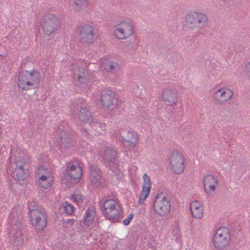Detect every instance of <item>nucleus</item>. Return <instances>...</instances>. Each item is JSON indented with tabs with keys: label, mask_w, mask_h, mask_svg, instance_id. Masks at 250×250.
I'll list each match as a JSON object with an SVG mask.
<instances>
[{
	"label": "nucleus",
	"mask_w": 250,
	"mask_h": 250,
	"mask_svg": "<svg viewBox=\"0 0 250 250\" xmlns=\"http://www.w3.org/2000/svg\"><path fill=\"white\" fill-rule=\"evenodd\" d=\"M41 79V75L35 70L21 71L19 75L18 85L24 90H28L38 87Z\"/></svg>",
	"instance_id": "1"
},
{
	"label": "nucleus",
	"mask_w": 250,
	"mask_h": 250,
	"mask_svg": "<svg viewBox=\"0 0 250 250\" xmlns=\"http://www.w3.org/2000/svg\"><path fill=\"white\" fill-rule=\"evenodd\" d=\"M101 204L105 218L112 222H118L121 211L118 201L114 199H108L101 201Z\"/></svg>",
	"instance_id": "2"
},
{
	"label": "nucleus",
	"mask_w": 250,
	"mask_h": 250,
	"mask_svg": "<svg viewBox=\"0 0 250 250\" xmlns=\"http://www.w3.org/2000/svg\"><path fill=\"white\" fill-rule=\"evenodd\" d=\"M20 216V209L14 208L12 209L8 217L12 226L11 234H13L14 242L17 246L21 245L23 241L21 232Z\"/></svg>",
	"instance_id": "3"
},
{
	"label": "nucleus",
	"mask_w": 250,
	"mask_h": 250,
	"mask_svg": "<svg viewBox=\"0 0 250 250\" xmlns=\"http://www.w3.org/2000/svg\"><path fill=\"white\" fill-rule=\"evenodd\" d=\"M76 105L77 106V109H74L75 108V104L73 105V108L72 109L74 110V112L75 114H77L79 112L80 113V118L83 121V124H84L85 125L84 127H86L87 125H90V129H88L89 130L91 129V132L96 135L104 134L105 130L104 124L97 121L94 122L89 112L86 113L85 115L87 116V118L84 119V115L82 113V109H79L78 105L76 104Z\"/></svg>",
	"instance_id": "4"
},
{
	"label": "nucleus",
	"mask_w": 250,
	"mask_h": 250,
	"mask_svg": "<svg viewBox=\"0 0 250 250\" xmlns=\"http://www.w3.org/2000/svg\"><path fill=\"white\" fill-rule=\"evenodd\" d=\"M230 239V233L228 228L222 227L218 229L213 236L212 243L216 249L222 250L226 247Z\"/></svg>",
	"instance_id": "5"
},
{
	"label": "nucleus",
	"mask_w": 250,
	"mask_h": 250,
	"mask_svg": "<svg viewBox=\"0 0 250 250\" xmlns=\"http://www.w3.org/2000/svg\"><path fill=\"white\" fill-rule=\"evenodd\" d=\"M169 200L163 193H159L155 197L153 208L155 212L159 216H164L170 210Z\"/></svg>",
	"instance_id": "6"
},
{
	"label": "nucleus",
	"mask_w": 250,
	"mask_h": 250,
	"mask_svg": "<svg viewBox=\"0 0 250 250\" xmlns=\"http://www.w3.org/2000/svg\"><path fill=\"white\" fill-rule=\"evenodd\" d=\"M184 157L179 151H172L168 157V163L170 169L176 174H181L184 171Z\"/></svg>",
	"instance_id": "7"
},
{
	"label": "nucleus",
	"mask_w": 250,
	"mask_h": 250,
	"mask_svg": "<svg viewBox=\"0 0 250 250\" xmlns=\"http://www.w3.org/2000/svg\"><path fill=\"white\" fill-rule=\"evenodd\" d=\"M60 22V19L57 16L48 14L43 17L41 26L45 34L51 35L58 29Z\"/></svg>",
	"instance_id": "8"
},
{
	"label": "nucleus",
	"mask_w": 250,
	"mask_h": 250,
	"mask_svg": "<svg viewBox=\"0 0 250 250\" xmlns=\"http://www.w3.org/2000/svg\"><path fill=\"white\" fill-rule=\"evenodd\" d=\"M134 32V26L131 22L123 21L116 25L113 34L119 40H126L131 37Z\"/></svg>",
	"instance_id": "9"
},
{
	"label": "nucleus",
	"mask_w": 250,
	"mask_h": 250,
	"mask_svg": "<svg viewBox=\"0 0 250 250\" xmlns=\"http://www.w3.org/2000/svg\"><path fill=\"white\" fill-rule=\"evenodd\" d=\"M207 20V17L205 14L192 12L187 15L185 25L187 28L193 30L198 28L201 24H205Z\"/></svg>",
	"instance_id": "10"
},
{
	"label": "nucleus",
	"mask_w": 250,
	"mask_h": 250,
	"mask_svg": "<svg viewBox=\"0 0 250 250\" xmlns=\"http://www.w3.org/2000/svg\"><path fill=\"white\" fill-rule=\"evenodd\" d=\"M29 215L31 223L36 229L42 230L46 226V218L41 210L37 208L30 210Z\"/></svg>",
	"instance_id": "11"
},
{
	"label": "nucleus",
	"mask_w": 250,
	"mask_h": 250,
	"mask_svg": "<svg viewBox=\"0 0 250 250\" xmlns=\"http://www.w3.org/2000/svg\"><path fill=\"white\" fill-rule=\"evenodd\" d=\"M15 173L19 180H24L29 176L28 165L26 159L22 157L15 159Z\"/></svg>",
	"instance_id": "12"
},
{
	"label": "nucleus",
	"mask_w": 250,
	"mask_h": 250,
	"mask_svg": "<svg viewBox=\"0 0 250 250\" xmlns=\"http://www.w3.org/2000/svg\"><path fill=\"white\" fill-rule=\"evenodd\" d=\"M100 155L104 161V163L108 165L111 169L117 168L116 152L113 147H106L104 151L101 152Z\"/></svg>",
	"instance_id": "13"
},
{
	"label": "nucleus",
	"mask_w": 250,
	"mask_h": 250,
	"mask_svg": "<svg viewBox=\"0 0 250 250\" xmlns=\"http://www.w3.org/2000/svg\"><path fill=\"white\" fill-rule=\"evenodd\" d=\"M178 97L177 90L171 87L164 90L162 95V101L168 106L175 105L178 102Z\"/></svg>",
	"instance_id": "14"
},
{
	"label": "nucleus",
	"mask_w": 250,
	"mask_h": 250,
	"mask_svg": "<svg viewBox=\"0 0 250 250\" xmlns=\"http://www.w3.org/2000/svg\"><path fill=\"white\" fill-rule=\"evenodd\" d=\"M80 40L86 44L92 43L95 40L94 27L89 24L84 25L80 33Z\"/></svg>",
	"instance_id": "15"
},
{
	"label": "nucleus",
	"mask_w": 250,
	"mask_h": 250,
	"mask_svg": "<svg viewBox=\"0 0 250 250\" xmlns=\"http://www.w3.org/2000/svg\"><path fill=\"white\" fill-rule=\"evenodd\" d=\"M204 188L207 194H212L218 186L219 180L217 177L212 174L206 175L204 178Z\"/></svg>",
	"instance_id": "16"
},
{
	"label": "nucleus",
	"mask_w": 250,
	"mask_h": 250,
	"mask_svg": "<svg viewBox=\"0 0 250 250\" xmlns=\"http://www.w3.org/2000/svg\"><path fill=\"white\" fill-rule=\"evenodd\" d=\"M143 188L138 200L139 204H142L149 194L151 188V182L150 177L146 174L143 176Z\"/></svg>",
	"instance_id": "17"
},
{
	"label": "nucleus",
	"mask_w": 250,
	"mask_h": 250,
	"mask_svg": "<svg viewBox=\"0 0 250 250\" xmlns=\"http://www.w3.org/2000/svg\"><path fill=\"white\" fill-rule=\"evenodd\" d=\"M64 177H69L70 179L75 180L80 178L82 175L81 167L78 165H72L68 166L65 170Z\"/></svg>",
	"instance_id": "18"
},
{
	"label": "nucleus",
	"mask_w": 250,
	"mask_h": 250,
	"mask_svg": "<svg viewBox=\"0 0 250 250\" xmlns=\"http://www.w3.org/2000/svg\"><path fill=\"white\" fill-rule=\"evenodd\" d=\"M233 95V91L229 88L218 89L214 94L216 99L222 103L229 101L232 98Z\"/></svg>",
	"instance_id": "19"
},
{
	"label": "nucleus",
	"mask_w": 250,
	"mask_h": 250,
	"mask_svg": "<svg viewBox=\"0 0 250 250\" xmlns=\"http://www.w3.org/2000/svg\"><path fill=\"white\" fill-rule=\"evenodd\" d=\"M83 218V223L85 225L87 226L96 225L98 218L96 214L95 208L93 207H91L87 209Z\"/></svg>",
	"instance_id": "20"
},
{
	"label": "nucleus",
	"mask_w": 250,
	"mask_h": 250,
	"mask_svg": "<svg viewBox=\"0 0 250 250\" xmlns=\"http://www.w3.org/2000/svg\"><path fill=\"white\" fill-rule=\"evenodd\" d=\"M100 177V171L98 167L94 165L91 166L90 180L93 186L97 188L102 185L103 180Z\"/></svg>",
	"instance_id": "21"
},
{
	"label": "nucleus",
	"mask_w": 250,
	"mask_h": 250,
	"mask_svg": "<svg viewBox=\"0 0 250 250\" xmlns=\"http://www.w3.org/2000/svg\"><path fill=\"white\" fill-rule=\"evenodd\" d=\"M190 208L194 218L200 219L203 217L204 208L200 202L197 201L192 202L190 204Z\"/></svg>",
	"instance_id": "22"
},
{
	"label": "nucleus",
	"mask_w": 250,
	"mask_h": 250,
	"mask_svg": "<svg viewBox=\"0 0 250 250\" xmlns=\"http://www.w3.org/2000/svg\"><path fill=\"white\" fill-rule=\"evenodd\" d=\"M102 64L103 68L108 72L114 70L116 71L120 67L118 62L110 59H104L102 61Z\"/></svg>",
	"instance_id": "23"
},
{
	"label": "nucleus",
	"mask_w": 250,
	"mask_h": 250,
	"mask_svg": "<svg viewBox=\"0 0 250 250\" xmlns=\"http://www.w3.org/2000/svg\"><path fill=\"white\" fill-rule=\"evenodd\" d=\"M114 97L113 93L111 91L104 92L101 95V102L103 106L109 107L112 105V100Z\"/></svg>",
	"instance_id": "24"
},
{
	"label": "nucleus",
	"mask_w": 250,
	"mask_h": 250,
	"mask_svg": "<svg viewBox=\"0 0 250 250\" xmlns=\"http://www.w3.org/2000/svg\"><path fill=\"white\" fill-rule=\"evenodd\" d=\"M123 140L127 143L129 146H134L137 143L138 136L135 132L129 131L125 138H123Z\"/></svg>",
	"instance_id": "25"
},
{
	"label": "nucleus",
	"mask_w": 250,
	"mask_h": 250,
	"mask_svg": "<svg viewBox=\"0 0 250 250\" xmlns=\"http://www.w3.org/2000/svg\"><path fill=\"white\" fill-rule=\"evenodd\" d=\"M88 5V0H73L72 6L75 11H80L85 8Z\"/></svg>",
	"instance_id": "26"
},
{
	"label": "nucleus",
	"mask_w": 250,
	"mask_h": 250,
	"mask_svg": "<svg viewBox=\"0 0 250 250\" xmlns=\"http://www.w3.org/2000/svg\"><path fill=\"white\" fill-rule=\"evenodd\" d=\"M40 186L43 188H47L52 185V179L50 176L47 177H43L37 179Z\"/></svg>",
	"instance_id": "27"
},
{
	"label": "nucleus",
	"mask_w": 250,
	"mask_h": 250,
	"mask_svg": "<svg viewBox=\"0 0 250 250\" xmlns=\"http://www.w3.org/2000/svg\"><path fill=\"white\" fill-rule=\"evenodd\" d=\"M42 176L47 177L50 176V173L48 169L44 167L41 166L36 170L35 176L38 179L42 178Z\"/></svg>",
	"instance_id": "28"
},
{
	"label": "nucleus",
	"mask_w": 250,
	"mask_h": 250,
	"mask_svg": "<svg viewBox=\"0 0 250 250\" xmlns=\"http://www.w3.org/2000/svg\"><path fill=\"white\" fill-rule=\"evenodd\" d=\"M87 74V71L83 67H79L75 72V75H78V81L81 83H84L88 79Z\"/></svg>",
	"instance_id": "29"
},
{
	"label": "nucleus",
	"mask_w": 250,
	"mask_h": 250,
	"mask_svg": "<svg viewBox=\"0 0 250 250\" xmlns=\"http://www.w3.org/2000/svg\"><path fill=\"white\" fill-rule=\"evenodd\" d=\"M172 234L175 240L177 241L181 237V232L179 227L177 224H175L172 229Z\"/></svg>",
	"instance_id": "30"
},
{
	"label": "nucleus",
	"mask_w": 250,
	"mask_h": 250,
	"mask_svg": "<svg viewBox=\"0 0 250 250\" xmlns=\"http://www.w3.org/2000/svg\"><path fill=\"white\" fill-rule=\"evenodd\" d=\"M61 140L62 141V147H63L66 149H69L72 147V143L71 140L69 138L65 139L62 140V135H61Z\"/></svg>",
	"instance_id": "31"
},
{
	"label": "nucleus",
	"mask_w": 250,
	"mask_h": 250,
	"mask_svg": "<svg viewBox=\"0 0 250 250\" xmlns=\"http://www.w3.org/2000/svg\"><path fill=\"white\" fill-rule=\"evenodd\" d=\"M63 207L65 212L68 214L70 215L72 214L74 211V207L67 202H65L63 204Z\"/></svg>",
	"instance_id": "32"
},
{
	"label": "nucleus",
	"mask_w": 250,
	"mask_h": 250,
	"mask_svg": "<svg viewBox=\"0 0 250 250\" xmlns=\"http://www.w3.org/2000/svg\"><path fill=\"white\" fill-rule=\"evenodd\" d=\"M71 199L79 206L82 203V195L80 194H74L72 195Z\"/></svg>",
	"instance_id": "33"
},
{
	"label": "nucleus",
	"mask_w": 250,
	"mask_h": 250,
	"mask_svg": "<svg viewBox=\"0 0 250 250\" xmlns=\"http://www.w3.org/2000/svg\"><path fill=\"white\" fill-rule=\"evenodd\" d=\"M133 217V214L132 213L128 215L127 217L124 220L123 224L125 226L128 225L130 223L131 220L132 219Z\"/></svg>",
	"instance_id": "34"
},
{
	"label": "nucleus",
	"mask_w": 250,
	"mask_h": 250,
	"mask_svg": "<svg viewBox=\"0 0 250 250\" xmlns=\"http://www.w3.org/2000/svg\"><path fill=\"white\" fill-rule=\"evenodd\" d=\"M74 223V221L72 219H68L65 221L63 223V226L64 227L68 228L70 226H72Z\"/></svg>",
	"instance_id": "35"
},
{
	"label": "nucleus",
	"mask_w": 250,
	"mask_h": 250,
	"mask_svg": "<svg viewBox=\"0 0 250 250\" xmlns=\"http://www.w3.org/2000/svg\"><path fill=\"white\" fill-rule=\"evenodd\" d=\"M233 0H220L223 5H227L233 2Z\"/></svg>",
	"instance_id": "36"
},
{
	"label": "nucleus",
	"mask_w": 250,
	"mask_h": 250,
	"mask_svg": "<svg viewBox=\"0 0 250 250\" xmlns=\"http://www.w3.org/2000/svg\"><path fill=\"white\" fill-rule=\"evenodd\" d=\"M245 69L248 73L250 74V61L245 65Z\"/></svg>",
	"instance_id": "37"
}]
</instances>
